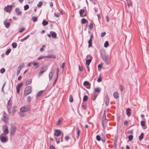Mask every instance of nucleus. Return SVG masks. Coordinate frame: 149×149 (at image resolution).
Listing matches in <instances>:
<instances>
[{
  "instance_id": "nucleus-17",
  "label": "nucleus",
  "mask_w": 149,
  "mask_h": 149,
  "mask_svg": "<svg viewBox=\"0 0 149 149\" xmlns=\"http://www.w3.org/2000/svg\"><path fill=\"white\" fill-rule=\"evenodd\" d=\"M131 110L129 108L127 109L126 112L128 117H130L131 115Z\"/></svg>"
},
{
  "instance_id": "nucleus-59",
  "label": "nucleus",
  "mask_w": 149,
  "mask_h": 149,
  "mask_svg": "<svg viewBox=\"0 0 149 149\" xmlns=\"http://www.w3.org/2000/svg\"><path fill=\"white\" fill-rule=\"evenodd\" d=\"M56 76H57V77H58V72H59V70L58 68H57L56 69Z\"/></svg>"
},
{
  "instance_id": "nucleus-25",
  "label": "nucleus",
  "mask_w": 149,
  "mask_h": 149,
  "mask_svg": "<svg viewBox=\"0 0 149 149\" xmlns=\"http://www.w3.org/2000/svg\"><path fill=\"white\" fill-rule=\"evenodd\" d=\"M43 92V90H42V91H40L36 94V97H38L40 96L42 94Z\"/></svg>"
},
{
  "instance_id": "nucleus-34",
  "label": "nucleus",
  "mask_w": 149,
  "mask_h": 149,
  "mask_svg": "<svg viewBox=\"0 0 149 149\" xmlns=\"http://www.w3.org/2000/svg\"><path fill=\"white\" fill-rule=\"evenodd\" d=\"M95 92H96L99 93L100 91V89L98 87L96 88L95 89Z\"/></svg>"
},
{
  "instance_id": "nucleus-22",
  "label": "nucleus",
  "mask_w": 149,
  "mask_h": 149,
  "mask_svg": "<svg viewBox=\"0 0 149 149\" xmlns=\"http://www.w3.org/2000/svg\"><path fill=\"white\" fill-rule=\"evenodd\" d=\"M51 33H52V36L53 38H56V34L54 32L51 31Z\"/></svg>"
},
{
  "instance_id": "nucleus-18",
  "label": "nucleus",
  "mask_w": 149,
  "mask_h": 149,
  "mask_svg": "<svg viewBox=\"0 0 149 149\" xmlns=\"http://www.w3.org/2000/svg\"><path fill=\"white\" fill-rule=\"evenodd\" d=\"M92 59V56H91V58L89 59L86 60V64L87 65H88L91 62Z\"/></svg>"
},
{
  "instance_id": "nucleus-62",
  "label": "nucleus",
  "mask_w": 149,
  "mask_h": 149,
  "mask_svg": "<svg viewBox=\"0 0 149 149\" xmlns=\"http://www.w3.org/2000/svg\"><path fill=\"white\" fill-rule=\"evenodd\" d=\"M124 124L125 125L127 126L128 124V122L126 120L125 121Z\"/></svg>"
},
{
  "instance_id": "nucleus-48",
  "label": "nucleus",
  "mask_w": 149,
  "mask_h": 149,
  "mask_svg": "<svg viewBox=\"0 0 149 149\" xmlns=\"http://www.w3.org/2000/svg\"><path fill=\"white\" fill-rule=\"evenodd\" d=\"M50 58H56L55 56L53 54H50L49 55Z\"/></svg>"
},
{
  "instance_id": "nucleus-37",
  "label": "nucleus",
  "mask_w": 149,
  "mask_h": 149,
  "mask_svg": "<svg viewBox=\"0 0 149 149\" xmlns=\"http://www.w3.org/2000/svg\"><path fill=\"white\" fill-rule=\"evenodd\" d=\"M84 12V10L83 9H81L79 10V14L81 16L83 14Z\"/></svg>"
},
{
  "instance_id": "nucleus-36",
  "label": "nucleus",
  "mask_w": 149,
  "mask_h": 149,
  "mask_svg": "<svg viewBox=\"0 0 149 149\" xmlns=\"http://www.w3.org/2000/svg\"><path fill=\"white\" fill-rule=\"evenodd\" d=\"M32 20L34 22H35L37 21V17H33L32 18Z\"/></svg>"
},
{
  "instance_id": "nucleus-15",
  "label": "nucleus",
  "mask_w": 149,
  "mask_h": 149,
  "mask_svg": "<svg viewBox=\"0 0 149 149\" xmlns=\"http://www.w3.org/2000/svg\"><path fill=\"white\" fill-rule=\"evenodd\" d=\"M24 66V63H20L19 64V67L17 69H19L21 70Z\"/></svg>"
},
{
  "instance_id": "nucleus-53",
  "label": "nucleus",
  "mask_w": 149,
  "mask_h": 149,
  "mask_svg": "<svg viewBox=\"0 0 149 149\" xmlns=\"http://www.w3.org/2000/svg\"><path fill=\"white\" fill-rule=\"evenodd\" d=\"M128 138L129 140H132L133 138V136L132 135H130L129 136Z\"/></svg>"
},
{
  "instance_id": "nucleus-63",
  "label": "nucleus",
  "mask_w": 149,
  "mask_h": 149,
  "mask_svg": "<svg viewBox=\"0 0 149 149\" xmlns=\"http://www.w3.org/2000/svg\"><path fill=\"white\" fill-rule=\"evenodd\" d=\"M102 65L101 64H99L98 66V69H101L102 67Z\"/></svg>"
},
{
  "instance_id": "nucleus-35",
  "label": "nucleus",
  "mask_w": 149,
  "mask_h": 149,
  "mask_svg": "<svg viewBox=\"0 0 149 149\" xmlns=\"http://www.w3.org/2000/svg\"><path fill=\"white\" fill-rule=\"evenodd\" d=\"M11 50V49L10 48L8 49L6 52V55H8L10 52Z\"/></svg>"
},
{
  "instance_id": "nucleus-58",
  "label": "nucleus",
  "mask_w": 149,
  "mask_h": 149,
  "mask_svg": "<svg viewBox=\"0 0 149 149\" xmlns=\"http://www.w3.org/2000/svg\"><path fill=\"white\" fill-rule=\"evenodd\" d=\"M89 27L91 29L93 27V25L92 23H90L89 26Z\"/></svg>"
},
{
  "instance_id": "nucleus-46",
  "label": "nucleus",
  "mask_w": 149,
  "mask_h": 149,
  "mask_svg": "<svg viewBox=\"0 0 149 149\" xmlns=\"http://www.w3.org/2000/svg\"><path fill=\"white\" fill-rule=\"evenodd\" d=\"M81 107H82V108L84 110H85L86 108V105L84 104H83L81 105Z\"/></svg>"
},
{
  "instance_id": "nucleus-26",
  "label": "nucleus",
  "mask_w": 149,
  "mask_h": 149,
  "mask_svg": "<svg viewBox=\"0 0 149 149\" xmlns=\"http://www.w3.org/2000/svg\"><path fill=\"white\" fill-rule=\"evenodd\" d=\"M30 35H27L25 37L21 39L20 40V41L22 42H23L24 40H27L30 37Z\"/></svg>"
},
{
  "instance_id": "nucleus-55",
  "label": "nucleus",
  "mask_w": 149,
  "mask_h": 149,
  "mask_svg": "<svg viewBox=\"0 0 149 149\" xmlns=\"http://www.w3.org/2000/svg\"><path fill=\"white\" fill-rule=\"evenodd\" d=\"M61 120L60 119L59 120L56 124V125H60L61 124Z\"/></svg>"
},
{
  "instance_id": "nucleus-60",
  "label": "nucleus",
  "mask_w": 149,
  "mask_h": 149,
  "mask_svg": "<svg viewBox=\"0 0 149 149\" xmlns=\"http://www.w3.org/2000/svg\"><path fill=\"white\" fill-rule=\"evenodd\" d=\"M106 33L105 32H102L101 33V37H103L105 35H106Z\"/></svg>"
},
{
  "instance_id": "nucleus-31",
  "label": "nucleus",
  "mask_w": 149,
  "mask_h": 149,
  "mask_svg": "<svg viewBox=\"0 0 149 149\" xmlns=\"http://www.w3.org/2000/svg\"><path fill=\"white\" fill-rule=\"evenodd\" d=\"M144 134L143 133H141L139 137V140H141L143 138Z\"/></svg>"
},
{
  "instance_id": "nucleus-49",
  "label": "nucleus",
  "mask_w": 149,
  "mask_h": 149,
  "mask_svg": "<svg viewBox=\"0 0 149 149\" xmlns=\"http://www.w3.org/2000/svg\"><path fill=\"white\" fill-rule=\"evenodd\" d=\"M96 139L98 141H100L101 140V138L99 135H97L96 136Z\"/></svg>"
},
{
  "instance_id": "nucleus-6",
  "label": "nucleus",
  "mask_w": 149,
  "mask_h": 149,
  "mask_svg": "<svg viewBox=\"0 0 149 149\" xmlns=\"http://www.w3.org/2000/svg\"><path fill=\"white\" fill-rule=\"evenodd\" d=\"M12 9V5H8L4 8V10H6V12L10 13L11 12Z\"/></svg>"
},
{
  "instance_id": "nucleus-43",
  "label": "nucleus",
  "mask_w": 149,
  "mask_h": 149,
  "mask_svg": "<svg viewBox=\"0 0 149 149\" xmlns=\"http://www.w3.org/2000/svg\"><path fill=\"white\" fill-rule=\"evenodd\" d=\"M23 85L22 83H20L17 85V86L16 88L20 89L21 87Z\"/></svg>"
},
{
  "instance_id": "nucleus-12",
  "label": "nucleus",
  "mask_w": 149,
  "mask_h": 149,
  "mask_svg": "<svg viewBox=\"0 0 149 149\" xmlns=\"http://www.w3.org/2000/svg\"><path fill=\"white\" fill-rule=\"evenodd\" d=\"M83 85L85 86H88V87H87V88L89 89L90 88V84L88 81H85Z\"/></svg>"
},
{
  "instance_id": "nucleus-38",
  "label": "nucleus",
  "mask_w": 149,
  "mask_h": 149,
  "mask_svg": "<svg viewBox=\"0 0 149 149\" xmlns=\"http://www.w3.org/2000/svg\"><path fill=\"white\" fill-rule=\"evenodd\" d=\"M109 43L107 41H106L104 44V47H107L108 46H109Z\"/></svg>"
},
{
  "instance_id": "nucleus-57",
  "label": "nucleus",
  "mask_w": 149,
  "mask_h": 149,
  "mask_svg": "<svg viewBox=\"0 0 149 149\" xmlns=\"http://www.w3.org/2000/svg\"><path fill=\"white\" fill-rule=\"evenodd\" d=\"M70 139L69 137L68 136H66L65 138V140L66 141H68Z\"/></svg>"
},
{
  "instance_id": "nucleus-45",
  "label": "nucleus",
  "mask_w": 149,
  "mask_h": 149,
  "mask_svg": "<svg viewBox=\"0 0 149 149\" xmlns=\"http://www.w3.org/2000/svg\"><path fill=\"white\" fill-rule=\"evenodd\" d=\"M43 4V3L42 2L40 1L38 3L37 5V6L38 7H40L42 6Z\"/></svg>"
},
{
  "instance_id": "nucleus-64",
  "label": "nucleus",
  "mask_w": 149,
  "mask_h": 149,
  "mask_svg": "<svg viewBox=\"0 0 149 149\" xmlns=\"http://www.w3.org/2000/svg\"><path fill=\"white\" fill-rule=\"evenodd\" d=\"M45 71H44L42 70V69H40V71L39 72V74H42Z\"/></svg>"
},
{
  "instance_id": "nucleus-8",
  "label": "nucleus",
  "mask_w": 149,
  "mask_h": 149,
  "mask_svg": "<svg viewBox=\"0 0 149 149\" xmlns=\"http://www.w3.org/2000/svg\"><path fill=\"white\" fill-rule=\"evenodd\" d=\"M16 128V127L13 126L11 127L10 131V136H11L14 135V133L15 132Z\"/></svg>"
},
{
  "instance_id": "nucleus-19",
  "label": "nucleus",
  "mask_w": 149,
  "mask_h": 149,
  "mask_svg": "<svg viewBox=\"0 0 149 149\" xmlns=\"http://www.w3.org/2000/svg\"><path fill=\"white\" fill-rule=\"evenodd\" d=\"M101 56L103 59L107 57V56L104 52L101 53Z\"/></svg>"
},
{
  "instance_id": "nucleus-24",
  "label": "nucleus",
  "mask_w": 149,
  "mask_h": 149,
  "mask_svg": "<svg viewBox=\"0 0 149 149\" xmlns=\"http://www.w3.org/2000/svg\"><path fill=\"white\" fill-rule=\"evenodd\" d=\"M113 95L114 97L116 99H117L119 97L118 94L117 92H115L114 93Z\"/></svg>"
},
{
  "instance_id": "nucleus-39",
  "label": "nucleus",
  "mask_w": 149,
  "mask_h": 149,
  "mask_svg": "<svg viewBox=\"0 0 149 149\" xmlns=\"http://www.w3.org/2000/svg\"><path fill=\"white\" fill-rule=\"evenodd\" d=\"M86 21L87 20L86 19L84 18H83L81 20V22L82 24H85L86 22Z\"/></svg>"
},
{
  "instance_id": "nucleus-30",
  "label": "nucleus",
  "mask_w": 149,
  "mask_h": 149,
  "mask_svg": "<svg viewBox=\"0 0 149 149\" xmlns=\"http://www.w3.org/2000/svg\"><path fill=\"white\" fill-rule=\"evenodd\" d=\"M4 23L6 28H9L10 26V23L9 22H6L5 23V22H4Z\"/></svg>"
},
{
  "instance_id": "nucleus-52",
  "label": "nucleus",
  "mask_w": 149,
  "mask_h": 149,
  "mask_svg": "<svg viewBox=\"0 0 149 149\" xmlns=\"http://www.w3.org/2000/svg\"><path fill=\"white\" fill-rule=\"evenodd\" d=\"M45 58V56H41L37 58V60H40Z\"/></svg>"
},
{
  "instance_id": "nucleus-3",
  "label": "nucleus",
  "mask_w": 149,
  "mask_h": 149,
  "mask_svg": "<svg viewBox=\"0 0 149 149\" xmlns=\"http://www.w3.org/2000/svg\"><path fill=\"white\" fill-rule=\"evenodd\" d=\"M31 109V106L29 105H25L20 109V112L22 113L26 112L29 111Z\"/></svg>"
},
{
  "instance_id": "nucleus-10",
  "label": "nucleus",
  "mask_w": 149,
  "mask_h": 149,
  "mask_svg": "<svg viewBox=\"0 0 149 149\" xmlns=\"http://www.w3.org/2000/svg\"><path fill=\"white\" fill-rule=\"evenodd\" d=\"M93 38V34H91L90 35V39L88 40V47H91L92 46V39Z\"/></svg>"
},
{
  "instance_id": "nucleus-44",
  "label": "nucleus",
  "mask_w": 149,
  "mask_h": 149,
  "mask_svg": "<svg viewBox=\"0 0 149 149\" xmlns=\"http://www.w3.org/2000/svg\"><path fill=\"white\" fill-rule=\"evenodd\" d=\"M5 71V69L4 68H2L0 70V72L2 73H3Z\"/></svg>"
},
{
  "instance_id": "nucleus-2",
  "label": "nucleus",
  "mask_w": 149,
  "mask_h": 149,
  "mask_svg": "<svg viewBox=\"0 0 149 149\" xmlns=\"http://www.w3.org/2000/svg\"><path fill=\"white\" fill-rule=\"evenodd\" d=\"M32 91V87L31 86H28L25 88L24 95V96H26L30 94Z\"/></svg>"
},
{
  "instance_id": "nucleus-50",
  "label": "nucleus",
  "mask_w": 149,
  "mask_h": 149,
  "mask_svg": "<svg viewBox=\"0 0 149 149\" xmlns=\"http://www.w3.org/2000/svg\"><path fill=\"white\" fill-rule=\"evenodd\" d=\"M25 30V29L24 28H21L19 31V33H21L23 32Z\"/></svg>"
},
{
  "instance_id": "nucleus-41",
  "label": "nucleus",
  "mask_w": 149,
  "mask_h": 149,
  "mask_svg": "<svg viewBox=\"0 0 149 149\" xmlns=\"http://www.w3.org/2000/svg\"><path fill=\"white\" fill-rule=\"evenodd\" d=\"M24 10H28L29 8V6L27 4L24 6Z\"/></svg>"
},
{
  "instance_id": "nucleus-27",
  "label": "nucleus",
  "mask_w": 149,
  "mask_h": 149,
  "mask_svg": "<svg viewBox=\"0 0 149 149\" xmlns=\"http://www.w3.org/2000/svg\"><path fill=\"white\" fill-rule=\"evenodd\" d=\"M76 130L77 131V138L78 139L79 138V134L80 133V130L79 129V128L78 127H77L76 129Z\"/></svg>"
},
{
  "instance_id": "nucleus-13",
  "label": "nucleus",
  "mask_w": 149,
  "mask_h": 149,
  "mask_svg": "<svg viewBox=\"0 0 149 149\" xmlns=\"http://www.w3.org/2000/svg\"><path fill=\"white\" fill-rule=\"evenodd\" d=\"M15 11L17 15H20L22 13V12L19 8H16L15 9Z\"/></svg>"
},
{
  "instance_id": "nucleus-32",
  "label": "nucleus",
  "mask_w": 149,
  "mask_h": 149,
  "mask_svg": "<svg viewBox=\"0 0 149 149\" xmlns=\"http://www.w3.org/2000/svg\"><path fill=\"white\" fill-rule=\"evenodd\" d=\"M12 46L13 48H16L17 46V43L15 42H13L12 44Z\"/></svg>"
},
{
  "instance_id": "nucleus-42",
  "label": "nucleus",
  "mask_w": 149,
  "mask_h": 149,
  "mask_svg": "<svg viewBox=\"0 0 149 149\" xmlns=\"http://www.w3.org/2000/svg\"><path fill=\"white\" fill-rule=\"evenodd\" d=\"M88 98V96L87 95H84L83 98V101L84 102L86 101H87Z\"/></svg>"
},
{
  "instance_id": "nucleus-14",
  "label": "nucleus",
  "mask_w": 149,
  "mask_h": 149,
  "mask_svg": "<svg viewBox=\"0 0 149 149\" xmlns=\"http://www.w3.org/2000/svg\"><path fill=\"white\" fill-rule=\"evenodd\" d=\"M145 121L144 120H142L141 122V124L142 127L144 129H145L147 128L146 127V125L145 124Z\"/></svg>"
},
{
  "instance_id": "nucleus-40",
  "label": "nucleus",
  "mask_w": 149,
  "mask_h": 149,
  "mask_svg": "<svg viewBox=\"0 0 149 149\" xmlns=\"http://www.w3.org/2000/svg\"><path fill=\"white\" fill-rule=\"evenodd\" d=\"M69 100V101L70 102H73V97H72V95H70V96Z\"/></svg>"
},
{
  "instance_id": "nucleus-61",
  "label": "nucleus",
  "mask_w": 149,
  "mask_h": 149,
  "mask_svg": "<svg viewBox=\"0 0 149 149\" xmlns=\"http://www.w3.org/2000/svg\"><path fill=\"white\" fill-rule=\"evenodd\" d=\"M102 79L101 78L99 77L98 78V79H97V81L98 82H100L102 81Z\"/></svg>"
},
{
  "instance_id": "nucleus-7",
  "label": "nucleus",
  "mask_w": 149,
  "mask_h": 149,
  "mask_svg": "<svg viewBox=\"0 0 149 149\" xmlns=\"http://www.w3.org/2000/svg\"><path fill=\"white\" fill-rule=\"evenodd\" d=\"M6 114L5 112H3V117L2 118V120L5 123H6L8 122V117L6 116Z\"/></svg>"
},
{
  "instance_id": "nucleus-51",
  "label": "nucleus",
  "mask_w": 149,
  "mask_h": 149,
  "mask_svg": "<svg viewBox=\"0 0 149 149\" xmlns=\"http://www.w3.org/2000/svg\"><path fill=\"white\" fill-rule=\"evenodd\" d=\"M27 100L28 102H30L31 101V97L30 96H28L27 97Z\"/></svg>"
},
{
  "instance_id": "nucleus-20",
  "label": "nucleus",
  "mask_w": 149,
  "mask_h": 149,
  "mask_svg": "<svg viewBox=\"0 0 149 149\" xmlns=\"http://www.w3.org/2000/svg\"><path fill=\"white\" fill-rule=\"evenodd\" d=\"M53 71L52 70H51L49 74V80L50 81L52 79L53 77V75L52 74Z\"/></svg>"
},
{
  "instance_id": "nucleus-16",
  "label": "nucleus",
  "mask_w": 149,
  "mask_h": 149,
  "mask_svg": "<svg viewBox=\"0 0 149 149\" xmlns=\"http://www.w3.org/2000/svg\"><path fill=\"white\" fill-rule=\"evenodd\" d=\"M32 81V80L31 79H29L27 80L25 84L26 85H29L31 84Z\"/></svg>"
},
{
  "instance_id": "nucleus-23",
  "label": "nucleus",
  "mask_w": 149,
  "mask_h": 149,
  "mask_svg": "<svg viewBox=\"0 0 149 149\" xmlns=\"http://www.w3.org/2000/svg\"><path fill=\"white\" fill-rule=\"evenodd\" d=\"M47 65H45L42 66L41 69L44 71L45 72L47 70Z\"/></svg>"
},
{
  "instance_id": "nucleus-54",
  "label": "nucleus",
  "mask_w": 149,
  "mask_h": 149,
  "mask_svg": "<svg viewBox=\"0 0 149 149\" xmlns=\"http://www.w3.org/2000/svg\"><path fill=\"white\" fill-rule=\"evenodd\" d=\"M65 65V62H63L62 63V64L61 66V68L62 69H64Z\"/></svg>"
},
{
  "instance_id": "nucleus-1",
  "label": "nucleus",
  "mask_w": 149,
  "mask_h": 149,
  "mask_svg": "<svg viewBox=\"0 0 149 149\" xmlns=\"http://www.w3.org/2000/svg\"><path fill=\"white\" fill-rule=\"evenodd\" d=\"M61 134V131L58 130H55L54 132V138L55 139V140L56 141V143L57 144H58L60 142V141L61 142H63V134H62V136L61 138H58V137Z\"/></svg>"
},
{
  "instance_id": "nucleus-4",
  "label": "nucleus",
  "mask_w": 149,
  "mask_h": 149,
  "mask_svg": "<svg viewBox=\"0 0 149 149\" xmlns=\"http://www.w3.org/2000/svg\"><path fill=\"white\" fill-rule=\"evenodd\" d=\"M105 111L106 110L104 111V114L102 118V124L104 128H105L107 121V120L106 118V115L105 114Z\"/></svg>"
},
{
  "instance_id": "nucleus-47",
  "label": "nucleus",
  "mask_w": 149,
  "mask_h": 149,
  "mask_svg": "<svg viewBox=\"0 0 149 149\" xmlns=\"http://www.w3.org/2000/svg\"><path fill=\"white\" fill-rule=\"evenodd\" d=\"M79 69L80 71L82 72L83 71V68L82 66H81L79 65Z\"/></svg>"
},
{
  "instance_id": "nucleus-28",
  "label": "nucleus",
  "mask_w": 149,
  "mask_h": 149,
  "mask_svg": "<svg viewBox=\"0 0 149 149\" xmlns=\"http://www.w3.org/2000/svg\"><path fill=\"white\" fill-rule=\"evenodd\" d=\"M62 14H63V13H62V12H61V11L60 12V13H59V14H56V13H55L54 14V16L57 17H59L60 16V15H62Z\"/></svg>"
},
{
  "instance_id": "nucleus-21",
  "label": "nucleus",
  "mask_w": 149,
  "mask_h": 149,
  "mask_svg": "<svg viewBox=\"0 0 149 149\" xmlns=\"http://www.w3.org/2000/svg\"><path fill=\"white\" fill-rule=\"evenodd\" d=\"M103 60L107 65L109 64L110 63V61L109 60H108L107 57L105 58H104V59H103Z\"/></svg>"
},
{
  "instance_id": "nucleus-11",
  "label": "nucleus",
  "mask_w": 149,
  "mask_h": 149,
  "mask_svg": "<svg viewBox=\"0 0 149 149\" xmlns=\"http://www.w3.org/2000/svg\"><path fill=\"white\" fill-rule=\"evenodd\" d=\"M104 100L106 105L107 106H108L109 103V98L107 95L105 96Z\"/></svg>"
},
{
  "instance_id": "nucleus-33",
  "label": "nucleus",
  "mask_w": 149,
  "mask_h": 149,
  "mask_svg": "<svg viewBox=\"0 0 149 149\" xmlns=\"http://www.w3.org/2000/svg\"><path fill=\"white\" fill-rule=\"evenodd\" d=\"M48 22L47 21L43 20L42 22V24L44 26H45L48 24Z\"/></svg>"
},
{
  "instance_id": "nucleus-29",
  "label": "nucleus",
  "mask_w": 149,
  "mask_h": 149,
  "mask_svg": "<svg viewBox=\"0 0 149 149\" xmlns=\"http://www.w3.org/2000/svg\"><path fill=\"white\" fill-rule=\"evenodd\" d=\"M3 133L4 134L7 135L8 133V130L7 128H6L3 130Z\"/></svg>"
},
{
  "instance_id": "nucleus-56",
  "label": "nucleus",
  "mask_w": 149,
  "mask_h": 149,
  "mask_svg": "<svg viewBox=\"0 0 149 149\" xmlns=\"http://www.w3.org/2000/svg\"><path fill=\"white\" fill-rule=\"evenodd\" d=\"M16 112V109H15L14 107L13 108L12 111V113L14 114Z\"/></svg>"
},
{
  "instance_id": "nucleus-5",
  "label": "nucleus",
  "mask_w": 149,
  "mask_h": 149,
  "mask_svg": "<svg viewBox=\"0 0 149 149\" xmlns=\"http://www.w3.org/2000/svg\"><path fill=\"white\" fill-rule=\"evenodd\" d=\"M7 108L9 114L11 113V108L12 107V101L11 100V99L8 100V103Z\"/></svg>"
},
{
  "instance_id": "nucleus-9",
  "label": "nucleus",
  "mask_w": 149,
  "mask_h": 149,
  "mask_svg": "<svg viewBox=\"0 0 149 149\" xmlns=\"http://www.w3.org/2000/svg\"><path fill=\"white\" fill-rule=\"evenodd\" d=\"M0 139L1 141L3 143L6 142L8 140L6 137L3 136L2 135L0 136Z\"/></svg>"
}]
</instances>
